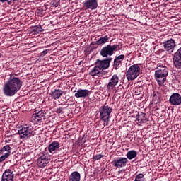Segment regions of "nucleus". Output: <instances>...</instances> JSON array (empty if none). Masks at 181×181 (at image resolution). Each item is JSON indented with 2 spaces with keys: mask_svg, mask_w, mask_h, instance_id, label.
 <instances>
[{
  "mask_svg": "<svg viewBox=\"0 0 181 181\" xmlns=\"http://www.w3.org/2000/svg\"><path fill=\"white\" fill-rule=\"evenodd\" d=\"M2 57V54L0 53V58Z\"/></svg>",
  "mask_w": 181,
  "mask_h": 181,
  "instance_id": "c9c22d12",
  "label": "nucleus"
},
{
  "mask_svg": "<svg viewBox=\"0 0 181 181\" xmlns=\"http://www.w3.org/2000/svg\"><path fill=\"white\" fill-rule=\"evenodd\" d=\"M124 59H125V55L124 54H121L116 57L115 59H114L113 69H115V70H118V67L121 66Z\"/></svg>",
  "mask_w": 181,
  "mask_h": 181,
  "instance_id": "6ab92c4d",
  "label": "nucleus"
},
{
  "mask_svg": "<svg viewBox=\"0 0 181 181\" xmlns=\"http://www.w3.org/2000/svg\"><path fill=\"white\" fill-rule=\"evenodd\" d=\"M93 43H97V42H91V45H90V47H91V49H97V47H98V46H100V45H95V44H93Z\"/></svg>",
  "mask_w": 181,
  "mask_h": 181,
  "instance_id": "7c9ffc66",
  "label": "nucleus"
},
{
  "mask_svg": "<svg viewBox=\"0 0 181 181\" xmlns=\"http://www.w3.org/2000/svg\"><path fill=\"white\" fill-rule=\"evenodd\" d=\"M102 158H104L103 155L99 154V155H95L93 157V159L94 160H100Z\"/></svg>",
  "mask_w": 181,
  "mask_h": 181,
  "instance_id": "c85d7f7f",
  "label": "nucleus"
},
{
  "mask_svg": "<svg viewBox=\"0 0 181 181\" xmlns=\"http://www.w3.org/2000/svg\"><path fill=\"white\" fill-rule=\"evenodd\" d=\"M59 148H60V143L58 141H52L49 146H48V151L50 153H56L57 151H59Z\"/></svg>",
  "mask_w": 181,
  "mask_h": 181,
  "instance_id": "aec40b11",
  "label": "nucleus"
},
{
  "mask_svg": "<svg viewBox=\"0 0 181 181\" xmlns=\"http://www.w3.org/2000/svg\"><path fill=\"white\" fill-rule=\"evenodd\" d=\"M127 163H128V158L125 157H118L114 158L113 161L112 162V166L115 168H125L127 166Z\"/></svg>",
  "mask_w": 181,
  "mask_h": 181,
  "instance_id": "6e6552de",
  "label": "nucleus"
},
{
  "mask_svg": "<svg viewBox=\"0 0 181 181\" xmlns=\"http://www.w3.org/2000/svg\"><path fill=\"white\" fill-rule=\"evenodd\" d=\"M163 45L164 47V51L167 52L169 54L173 53L175 47H176V42L173 39L165 41L164 42H163Z\"/></svg>",
  "mask_w": 181,
  "mask_h": 181,
  "instance_id": "1a4fd4ad",
  "label": "nucleus"
},
{
  "mask_svg": "<svg viewBox=\"0 0 181 181\" xmlns=\"http://www.w3.org/2000/svg\"><path fill=\"white\" fill-rule=\"evenodd\" d=\"M64 93V91L60 89H55L49 93V95L53 98V100H58V98H60V97L63 95Z\"/></svg>",
  "mask_w": 181,
  "mask_h": 181,
  "instance_id": "412c9836",
  "label": "nucleus"
},
{
  "mask_svg": "<svg viewBox=\"0 0 181 181\" xmlns=\"http://www.w3.org/2000/svg\"><path fill=\"white\" fill-rule=\"evenodd\" d=\"M22 80L11 74L9 79L4 83L3 93L6 97H13L22 87Z\"/></svg>",
  "mask_w": 181,
  "mask_h": 181,
  "instance_id": "f257e3e1",
  "label": "nucleus"
},
{
  "mask_svg": "<svg viewBox=\"0 0 181 181\" xmlns=\"http://www.w3.org/2000/svg\"><path fill=\"white\" fill-rule=\"evenodd\" d=\"M141 73V67L138 64L132 65L126 72V78L128 81H132L135 80L139 76Z\"/></svg>",
  "mask_w": 181,
  "mask_h": 181,
  "instance_id": "7ed1b4c3",
  "label": "nucleus"
},
{
  "mask_svg": "<svg viewBox=\"0 0 181 181\" xmlns=\"http://www.w3.org/2000/svg\"><path fill=\"white\" fill-rule=\"evenodd\" d=\"M169 103L171 105H181V95L179 93H173L170 98Z\"/></svg>",
  "mask_w": 181,
  "mask_h": 181,
  "instance_id": "ddd939ff",
  "label": "nucleus"
},
{
  "mask_svg": "<svg viewBox=\"0 0 181 181\" xmlns=\"http://www.w3.org/2000/svg\"><path fill=\"white\" fill-rule=\"evenodd\" d=\"M33 117L37 122H42V121H45L46 119V112L43 110L36 111L35 114H33Z\"/></svg>",
  "mask_w": 181,
  "mask_h": 181,
  "instance_id": "a211bd4d",
  "label": "nucleus"
},
{
  "mask_svg": "<svg viewBox=\"0 0 181 181\" xmlns=\"http://www.w3.org/2000/svg\"><path fill=\"white\" fill-rule=\"evenodd\" d=\"M136 120L139 122V124H145L146 122V114L144 112L139 113L136 116Z\"/></svg>",
  "mask_w": 181,
  "mask_h": 181,
  "instance_id": "5701e85b",
  "label": "nucleus"
},
{
  "mask_svg": "<svg viewBox=\"0 0 181 181\" xmlns=\"http://www.w3.org/2000/svg\"><path fill=\"white\" fill-rule=\"evenodd\" d=\"M83 4V8L90 11H94L98 8V1L97 0H85Z\"/></svg>",
  "mask_w": 181,
  "mask_h": 181,
  "instance_id": "9b49d317",
  "label": "nucleus"
},
{
  "mask_svg": "<svg viewBox=\"0 0 181 181\" xmlns=\"http://www.w3.org/2000/svg\"><path fill=\"white\" fill-rule=\"evenodd\" d=\"M156 95V94L153 95V100H155V98H155Z\"/></svg>",
  "mask_w": 181,
  "mask_h": 181,
  "instance_id": "f704fd0d",
  "label": "nucleus"
},
{
  "mask_svg": "<svg viewBox=\"0 0 181 181\" xmlns=\"http://www.w3.org/2000/svg\"><path fill=\"white\" fill-rule=\"evenodd\" d=\"M109 39H110V37H108V35H105L99 38L96 41V43L93 42V45H95V46H97V45H105V43L108 42Z\"/></svg>",
  "mask_w": 181,
  "mask_h": 181,
  "instance_id": "393cba45",
  "label": "nucleus"
},
{
  "mask_svg": "<svg viewBox=\"0 0 181 181\" xmlns=\"http://www.w3.org/2000/svg\"><path fill=\"white\" fill-rule=\"evenodd\" d=\"M18 134L21 139H28L30 136H33V127L30 125H25L18 129Z\"/></svg>",
  "mask_w": 181,
  "mask_h": 181,
  "instance_id": "39448f33",
  "label": "nucleus"
},
{
  "mask_svg": "<svg viewBox=\"0 0 181 181\" xmlns=\"http://www.w3.org/2000/svg\"><path fill=\"white\" fill-rule=\"evenodd\" d=\"M103 74V71L98 67L96 65H95V67L91 69V71L89 72V76H101Z\"/></svg>",
  "mask_w": 181,
  "mask_h": 181,
  "instance_id": "b1692460",
  "label": "nucleus"
},
{
  "mask_svg": "<svg viewBox=\"0 0 181 181\" xmlns=\"http://www.w3.org/2000/svg\"><path fill=\"white\" fill-rule=\"evenodd\" d=\"M168 70V67L163 65L158 66L156 68L155 77L158 86H163L165 81H166V77L169 73Z\"/></svg>",
  "mask_w": 181,
  "mask_h": 181,
  "instance_id": "f03ea898",
  "label": "nucleus"
},
{
  "mask_svg": "<svg viewBox=\"0 0 181 181\" xmlns=\"http://www.w3.org/2000/svg\"><path fill=\"white\" fill-rule=\"evenodd\" d=\"M137 153H136V151H135V150H131L127 152V153L126 154V156L127 159H129V160H132V159H134Z\"/></svg>",
  "mask_w": 181,
  "mask_h": 181,
  "instance_id": "bb28decb",
  "label": "nucleus"
},
{
  "mask_svg": "<svg viewBox=\"0 0 181 181\" xmlns=\"http://www.w3.org/2000/svg\"><path fill=\"white\" fill-rule=\"evenodd\" d=\"M135 94H136V95H139V94H141V93H138L137 91H135Z\"/></svg>",
  "mask_w": 181,
  "mask_h": 181,
  "instance_id": "72a5a7b5",
  "label": "nucleus"
},
{
  "mask_svg": "<svg viewBox=\"0 0 181 181\" xmlns=\"http://www.w3.org/2000/svg\"><path fill=\"white\" fill-rule=\"evenodd\" d=\"M12 152L11 146L6 145L0 150V163H2L5 159H8L11 156V153Z\"/></svg>",
  "mask_w": 181,
  "mask_h": 181,
  "instance_id": "0eeeda50",
  "label": "nucleus"
},
{
  "mask_svg": "<svg viewBox=\"0 0 181 181\" xmlns=\"http://www.w3.org/2000/svg\"><path fill=\"white\" fill-rule=\"evenodd\" d=\"M63 110H64V107H57L56 110L57 114H62V112H63Z\"/></svg>",
  "mask_w": 181,
  "mask_h": 181,
  "instance_id": "2f4dec72",
  "label": "nucleus"
},
{
  "mask_svg": "<svg viewBox=\"0 0 181 181\" xmlns=\"http://www.w3.org/2000/svg\"><path fill=\"white\" fill-rule=\"evenodd\" d=\"M15 174L11 169H6L2 174L1 181H13Z\"/></svg>",
  "mask_w": 181,
  "mask_h": 181,
  "instance_id": "2eb2a0df",
  "label": "nucleus"
},
{
  "mask_svg": "<svg viewBox=\"0 0 181 181\" xmlns=\"http://www.w3.org/2000/svg\"><path fill=\"white\" fill-rule=\"evenodd\" d=\"M40 32H43L42 25H35L31 28V33H33V35H37V33H40Z\"/></svg>",
  "mask_w": 181,
  "mask_h": 181,
  "instance_id": "a878e982",
  "label": "nucleus"
},
{
  "mask_svg": "<svg viewBox=\"0 0 181 181\" xmlns=\"http://www.w3.org/2000/svg\"><path fill=\"white\" fill-rule=\"evenodd\" d=\"M112 60V58H109L104 60L97 59L95 63V66L98 67L103 71V70H106V69L110 67V63Z\"/></svg>",
  "mask_w": 181,
  "mask_h": 181,
  "instance_id": "9d476101",
  "label": "nucleus"
},
{
  "mask_svg": "<svg viewBox=\"0 0 181 181\" xmlns=\"http://www.w3.org/2000/svg\"><path fill=\"white\" fill-rule=\"evenodd\" d=\"M119 47V45H108L106 47H104L101 50H100V55L102 57H108L112 56L114 54V52L115 50H119L118 49Z\"/></svg>",
  "mask_w": 181,
  "mask_h": 181,
  "instance_id": "423d86ee",
  "label": "nucleus"
},
{
  "mask_svg": "<svg viewBox=\"0 0 181 181\" xmlns=\"http://www.w3.org/2000/svg\"><path fill=\"white\" fill-rule=\"evenodd\" d=\"M49 4L52 6H54L55 8H57V6H59V2L56 1V0H51L49 1Z\"/></svg>",
  "mask_w": 181,
  "mask_h": 181,
  "instance_id": "cd10ccee",
  "label": "nucleus"
},
{
  "mask_svg": "<svg viewBox=\"0 0 181 181\" xmlns=\"http://www.w3.org/2000/svg\"><path fill=\"white\" fill-rule=\"evenodd\" d=\"M173 62L176 69L181 70V47L174 54Z\"/></svg>",
  "mask_w": 181,
  "mask_h": 181,
  "instance_id": "4468645a",
  "label": "nucleus"
},
{
  "mask_svg": "<svg viewBox=\"0 0 181 181\" xmlns=\"http://www.w3.org/2000/svg\"><path fill=\"white\" fill-rule=\"evenodd\" d=\"M119 81V78H118V76L113 75L107 85V90L112 91V90H114L115 88V86L118 84Z\"/></svg>",
  "mask_w": 181,
  "mask_h": 181,
  "instance_id": "dca6fc26",
  "label": "nucleus"
},
{
  "mask_svg": "<svg viewBox=\"0 0 181 181\" xmlns=\"http://www.w3.org/2000/svg\"><path fill=\"white\" fill-rule=\"evenodd\" d=\"M49 163H50V158L45 154H42L37 159V165L39 168H46Z\"/></svg>",
  "mask_w": 181,
  "mask_h": 181,
  "instance_id": "f8f14e48",
  "label": "nucleus"
},
{
  "mask_svg": "<svg viewBox=\"0 0 181 181\" xmlns=\"http://www.w3.org/2000/svg\"><path fill=\"white\" fill-rule=\"evenodd\" d=\"M16 0H0V2L4 4V2H7L8 5H11L12 2H15Z\"/></svg>",
  "mask_w": 181,
  "mask_h": 181,
  "instance_id": "c756f323",
  "label": "nucleus"
},
{
  "mask_svg": "<svg viewBox=\"0 0 181 181\" xmlns=\"http://www.w3.org/2000/svg\"><path fill=\"white\" fill-rule=\"evenodd\" d=\"M91 94V90L87 89H78L75 90V97L76 98H87Z\"/></svg>",
  "mask_w": 181,
  "mask_h": 181,
  "instance_id": "f3484780",
  "label": "nucleus"
},
{
  "mask_svg": "<svg viewBox=\"0 0 181 181\" xmlns=\"http://www.w3.org/2000/svg\"><path fill=\"white\" fill-rule=\"evenodd\" d=\"M47 54V49H45L41 52V56H46Z\"/></svg>",
  "mask_w": 181,
  "mask_h": 181,
  "instance_id": "473e14b6",
  "label": "nucleus"
},
{
  "mask_svg": "<svg viewBox=\"0 0 181 181\" xmlns=\"http://www.w3.org/2000/svg\"><path fill=\"white\" fill-rule=\"evenodd\" d=\"M100 118L103 122L108 124L110 122V116L112 112V108L108 105L101 106L99 109Z\"/></svg>",
  "mask_w": 181,
  "mask_h": 181,
  "instance_id": "20e7f679",
  "label": "nucleus"
},
{
  "mask_svg": "<svg viewBox=\"0 0 181 181\" xmlns=\"http://www.w3.org/2000/svg\"><path fill=\"white\" fill-rule=\"evenodd\" d=\"M81 179V175L77 171H74L69 176V181H80Z\"/></svg>",
  "mask_w": 181,
  "mask_h": 181,
  "instance_id": "4be33fe9",
  "label": "nucleus"
}]
</instances>
